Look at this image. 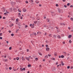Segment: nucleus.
<instances>
[{"label": "nucleus", "mask_w": 73, "mask_h": 73, "mask_svg": "<svg viewBox=\"0 0 73 73\" xmlns=\"http://www.w3.org/2000/svg\"><path fill=\"white\" fill-rule=\"evenodd\" d=\"M30 27H31L32 28H34L35 27L34 26V24H33V25L32 24H30Z\"/></svg>", "instance_id": "nucleus-1"}, {"label": "nucleus", "mask_w": 73, "mask_h": 73, "mask_svg": "<svg viewBox=\"0 0 73 73\" xmlns=\"http://www.w3.org/2000/svg\"><path fill=\"white\" fill-rule=\"evenodd\" d=\"M23 11L24 12H26V11H27V9H25V8H23Z\"/></svg>", "instance_id": "nucleus-2"}, {"label": "nucleus", "mask_w": 73, "mask_h": 73, "mask_svg": "<svg viewBox=\"0 0 73 73\" xmlns=\"http://www.w3.org/2000/svg\"><path fill=\"white\" fill-rule=\"evenodd\" d=\"M2 9L3 12H5V9L4 7H3Z\"/></svg>", "instance_id": "nucleus-3"}, {"label": "nucleus", "mask_w": 73, "mask_h": 73, "mask_svg": "<svg viewBox=\"0 0 73 73\" xmlns=\"http://www.w3.org/2000/svg\"><path fill=\"white\" fill-rule=\"evenodd\" d=\"M13 11L16 12L17 11V9H16V8H14L13 9Z\"/></svg>", "instance_id": "nucleus-4"}, {"label": "nucleus", "mask_w": 73, "mask_h": 73, "mask_svg": "<svg viewBox=\"0 0 73 73\" xmlns=\"http://www.w3.org/2000/svg\"><path fill=\"white\" fill-rule=\"evenodd\" d=\"M37 35H40L41 34V33L40 31H38L37 33Z\"/></svg>", "instance_id": "nucleus-5"}, {"label": "nucleus", "mask_w": 73, "mask_h": 73, "mask_svg": "<svg viewBox=\"0 0 73 73\" xmlns=\"http://www.w3.org/2000/svg\"><path fill=\"white\" fill-rule=\"evenodd\" d=\"M49 49H50V48H46V51H49Z\"/></svg>", "instance_id": "nucleus-6"}, {"label": "nucleus", "mask_w": 73, "mask_h": 73, "mask_svg": "<svg viewBox=\"0 0 73 73\" xmlns=\"http://www.w3.org/2000/svg\"><path fill=\"white\" fill-rule=\"evenodd\" d=\"M40 17H37L36 18V19L37 20H40Z\"/></svg>", "instance_id": "nucleus-7"}, {"label": "nucleus", "mask_w": 73, "mask_h": 73, "mask_svg": "<svg viewBox=\"0 0 73 73\" xmlns=\"http://www.w3.org/2000/svg\"><path fill=\"white\" fill-rule=\"evenodd\" d=\"M45 58L46 59H47L48 58V55H46L45 56Z\"/></svg>", "instance_id": "nucleus-8"}, {"label": "nucleus", "mask_w": 73, "mask_h": 73, "mask_svg": "<svg viewBox=\"0 0 73 73\" xmlns=\"http://www.w3.org/2000/svg\"><path fill=\"white\" fill-rule=\"evenodd\" d=\"M11 5H13V4H15V3L13 2V1H12L11 2Z\"/></svg>", "instance_id": "nucleus-9"}, {"label": "nucleus", "mask_w": 73, "mask_h": 73, "mask_svg": "<svg viewBox=\"0 0 73 73\" xmlns=\"http://www.w3.org/2000/svg\"><path fill=\"white\" fill-rule=\"evenodd\" d=\"M49 36L50 37H52V34H49Z\"/></svg>", "instance_id": "nucleus-10"}, {"label": "nucleus", "mask_w": 73, "mask_h": 73, "mask_svg": "<svg viewBox=\"0 0 73 73\" xmlns=\"http://www.w3.org/2000/svg\"><path fill=\"white\" fill-rule=\"evenodd\" d=\"M61 64L62 66H64V63H63V62L62 61L61 62Z\"/></svg>", "instance_id": "nucleus-11"}, {"label": "nucleus", "mask_w": 73, "mask_h": 73, "mask_svg": "<svg viewBox=\"0 0 73 73\" xmlns=\"http://www.w3.org/2000/svg\"><path fill=\"white\" fill-rule=\"evenodd\" d=\"M46 20H47V21H48L47 22H49V21H50V20H49V19L48 18L47 19H46Z\"/></svg>", "instance_id": "nucleus-12"}, {"label": "nucleus", "mask_w": 73, "mask_h": 73, "mask_svg": "<svg viewBox=\"0 0 73 73\" xmlns=\"http://www.w3.org/2000/svg\"><path fill=\"white\" fill-rule=\"evenodd\" d=\"M53 71H56V68H55V67H54V68L53 69Z\"/></svg>", "instance_id": "nucleus-13"}, {"label": "nucleus", "mask_w": 73, "mask_h": 73, "mask_svg": "<svg viewBox=\"0 0 73 73\" xmlns=\"http://www.w3.org/2000/svg\"><path fill=\"white\" fill-rule=\"evenodd\" d=\"M57 37H58V38H61V36L60 35H58Z\"/></svg>", "instance_id": "nucleus-14"}, {"label": "nucleus", "mask_w": 73, "mask_h": 73, "mask_svg": "<svg viewBox=\"0 0 73 73\" xmlns=\"http://www.w3.org/2000/svg\"><path fill=\"white\" fill-rule=\"evenodd\" d=\"M68 38H71L72 37V35H70L68 36Z\"/></svg>", "instance_id": "nucleus-15"}, {"label": "nucleus", "mask_w": 73, "mask_h": 73, "mask_svg": "<svg viewBox=\"0 0 73 73\" xmlns=\"http://www.w3.org/2000/svg\"><path fill=\"white\" fill-rule=\"evenodd\" d=\"M53 36H54V38H56V37H57V35H53Z\"/></svg>", "instance_id": "nucleus-16"}, {"label": "nucleus", "mask_w": 73, "mask_h": 73, "mask_svg": "<svg viewBox=\"0 0 73 73\" xmlns=\"http://www.w3.org/2000/svg\"><path fill=\"white\" fill-rule=\"evenodd\" d=\"M29 2H30V3H33V0H30Z\"/></svg>", "instance_id": "nucleus-17"}, {"label": "nucleus", "mask_w": 73, "mask_h": 73, "mask_svg": "<svg viewBox=\"0 0 73 73\" xmlns=\"http://www.w3.org/2000/svg\"><path fill=\"white\" fill-rule=\"evenodd\" d=\"M52 15L53 16H55L56 15V14H52Z\"/></svg>", "instance_id": "nucleus-18"}, {"label": "nucleus", "mask_w": 73, "mask_h": 73, "mask_svg": "<svg viewBox=\"0 0 73 73\" xmlns=\"http://www.w3.org/2000/svg\"><path fill=\"white\" fill-rule=\"evenodd\" d=\"M26 59H27V60H28V61H29V58H27L26 57Z\"/></svg>", "instance_id": "nucleus-19"}, {"label": "nucleus", "mask_w": 73, "mask_h": 73, "mask_svg": "<svg viewBox=\"0 0 73 73\" xmlns=\"http://www.w3.org/2000/svg\"><path fill=\"white\" fill-rule=\"evenodd\" d=\"M35 60L36 61H37V60H38V58H35Z\"/></svg>", "instance_id": "nucleus-20"}, {"label": "nucleus", "mask_w": 73, "mask_h": 73, "mask_svg": "<svg viewBox=\"0 0 73 73\" xmlns=\"http://www.w3.org/2000/svg\"><path fill=\"white\" fill-rule=\"evenodd\" d=\"M28 67H31V64H28Z\"/></svg>", "instance_id": "nucleus-21"}, {"label": "nucleus", "mask_w": 73, "mask_h": 73, "mask_svg": "<svg viewBox=\"0 0 73 73\" xmlns=\"http://www.w3.org/2000/svg\"><path fill=\"white\" fill-rule=\"evenodd\" d=\"M35 2L36 3H37V4H38V3H39V1H35Z\"/></svg>", "instance_id": "nucleus-22"}, {"label": "nucleus", "mask_w": 73, "mask_h": 73, "mask_svg": "<svg viewBox=\"0 0 73 73\" xmlns=\"http://www.w3.org/2000/svg\"><path fill=\"white\" fill-rule=\"evenodd\" d=\"M61 58H64V56L63 55H62L61 56Z\"/></svg>", "instance_id": "nucleus-23"}, {"label": "nucleus", "mask_w": 73, "mask_h": 73, "mask_svg": "<svg viewBox=\"0 0 73 73\" xmlns=\"http://www.w3.org/2000/svg\"><path fill=\"white\" fill-rule=\"evenodd\" d=\"M61 25H65V24H63V23H60Z\"/></svg>", "instance_id": "nucleus-24"}, {"label": "nucleus", "mask_w": 73, "mask_h": 73, "mask_svg": "<svg viewBox=\"0 0 73 73\" xmlns=\"http://www.w3.org/2000/svg\"><path fill=\"white\" fill-rule=\"evenodd\" d=\"M58 12L59 13H61V10H60V9H58Z\"/></svg>", "instance_id": "nucleus-25"}, {"label": "nucleus", "mask_w": 73, "mask_h": 73, "mask_svg": "<svg viewBox=\"0 0 73 73\" xmlns=\"http://www.w3.org/2000/svg\"><path fill=\"white\" fill-rule=\"evenodd\" d=\"M22 60H25V58H24L23 57H22Z\"/></svg>", "instance_id": "nucleus-26"}, {"label": "nucleus", "mask_w": 73, "mask_h": 73, "mask_svg": "<svg viewBox=\"0 0 73 73\" xmlns=\"http://www.w3.org/2000/svg\"><path fill=\"white\" fill-rule=\"evenodd\" d=\"M33 34L35 36L37 35V34L36 33H33Z\"/></svg>", "instance_id": "nucleus-27"}, {"label": "nucleus", "mask_w": 73, "mask_h": 73, "mask_svg": "<svg viewBox=\"0 0 73 73\" xmlns=\"http://www.w3.org/2000/svg\"><path fill=\"white\" fill-rule=\"evenodd\" d=\"M39 54L40 56H42V54H41V52H39Z\"/></svg>", "instance_id": "nucleus-28"}, {"label": "nucleus", "mask_w": 73, "mask_h": 73, "mask_svg": "<svg viewBox=\"0 0 73 73\" xmlns=\"http://www.w3.org/2000/svg\"><path fill=\"white\" fill-rule=\"evenodd\" d=\"M20 70H21V71H23V68H20Z\"/></svg>", "instance_id": "nucleus-29"}, {"label": "nucleus", "mask_w": 73, "mask_h": 73, "mask_svg": "<svg viewBox=\"0 0 73 73\" xmlns=\"http://www.w3.org/2000/svg\"><path fill=\"white\" fill-rule=\"evenodd\" d=\"M34 23L35 24H36L37 23V21H35Z\"/></svg>", "instance_id": "nucleus-30"}, {"label": "nucleus", "mask_w": 73, "mask_h": 73, "mask_svg": "<svg viewBox=\"0 0 73 73\" xmlns=\"http://www.w3.org/2000/svg\"><path fill=\"white\" fill-rule=\"evenodd\" d=\"M16 59L17 60H19V58L18 57H17L16 58Z\"/></svg>", "instance_id": "nucleus-31"}, {"label": "nucleus", "mask_w": 73, "mask_h": 73, "mask_svg": "<svg viewBox=\"0 0 73 73\" xmlns=\"http://www.w3.org/2000/svg\"><path fill=\"white\" fill-rule=\"evenodd\" d=\"M46 48H48V47H49V46H48V44H46Z\"/></svg>", "instance_id": "nucleus-32"}, {"label": "nucleus", "mask_w": 73, "mask_h": 73, "mask_svg": "<svg viewBox=\"0 0 73 73\" xmlns=\"http://www.w3.org/2000/svg\"><path fill=\"white\" fill-rule=\"evenodd\" d=\"M9 50H11L12 49V47H10L9 48Z\"/></svg>", "instance_id": "nucleus-33"}, {"label": "nucleus", "mask_w": 73, "mask_h": 73, "mask_svg": "<svg viewBox=\"0 0 73 73\" xmlns=\"http://www.w3.org/2000/svg\"><path fill=\"white\" fill-rule=\"evenodd\" d=\"M51 13H52V15L55 14V13H54V12H51Z\"/></svg>", "instance_id": "nucleus-34"}, {"label": "nucleus", "mask_w": 73, "mask_h": 73, "mask_svg": "<svg viewBox=\"0 0 73 73\" xmlns=\"http://www.w3.org/2000/svg\"><path fill=\"white\" fill-rule=\"evenodd\" d=\"M16 21L17 22H18V21H19V19L18 18L17 19H16Z\"/></svg>", "instance_id": "nucleus-35"}, {"label": "nucleus", "mask_w": 73, "mask_h": 73, "mask_svg": "<svg viewBox=\"0 0 73 73\" xmlns=\"http://www.w3.org/2000/svg\"><path fill=\"white\" fill-rule=\"evenodd\" d=\"M70 5V3H68L67 4V6H69Z\"/></svg>", "instance_id": "nucleus-36"}, {"label": "nucleus", "mask_w": 73, "mask_h": 73, "mask_svg": "<svg viewBox=\"0 0 73 73\" xmlns=\"http://www.w3.org/2000/svg\"><path fill=\"white\" fill-rule=\"evenodd\" d=\"M70 20H72V21H73V18H71Z\"/></svg>", "instance_id": "nucleus-37"}, {"label": "nucleus", "mask_w": 73, "mask_h": 73, "mask_svg": "<svg viewBox=\"0 0 73 73\" xmlns=\"http://www.w3.org/2000/svg\"><path fill=\"white\" fill-rule=\"evenodd\" d=\"M11 36H14V34H11Z\"/></svg>", "instance_id": "nucleus-38"}, {"label": "nucleus", "mask_w": 73, "mask_h": 73, "mask_svg": "<svg viewBox=\"0 0 73 73\" xmlns=\"http://www.w3.org/2000/svg\"><path fill=\"white\" fill-rule=\"evenodd\" d=\"M18 15L19 16H21V14L20 13H19Z\"/></svg>", "instance_id": "nucleus-39"}, {"label": "nucleus", "mask_w": 73, "mask_h": 73, "mask_svg": "<svg viewBox=\"0 0 73 73\" xmlns=\"http://www.w3.org/2000/svg\"><path fill=\"white\" fill-rule=\"evenodd\" d=\"M19 29L17 30L16 31V33H17V32H18V31H19Z\"/></svg>", "instance_id": "nucleus-40"}, {"label": "nucleus", "mask_w": 73, "mask_h": 73, "mask_svg": "<svg viewBox=\"0 0 73 73\" xmlns=\"http://www.w3.org/2000/svg\"><path fill=\"white\" fill-rule=\"evenodd\" d=\"M67 69H69L70 68V66H67Z\"/></svg>", "instance_id": "nucleus-41"}, {"label": "nucleus", "mask_w": 73, "mask_h": 73, "mask_svg": "<svg viewBox=\"0 0 73 73\" xmlns=\"http://www.w3.org/2000/svg\"><path fill=\"white\" fill-rule=\"evenodd\" d=\"M2 35H3L2 33H0V36H2Z\"/></svg>", "instance_id": "nucleus-42"}, {"label": "nucleus", "mask_w": 73, "mask_h": 73, "mask_svg": "<svg viewBox=\"0 0 73 73\" xmlns=\"http://www.w3.org/2000/svg\"><path fill=\"white\" fill-rule=\"evenodd\" d=\"M64 7L65 8H66V7H67V5H64Z\"/></svg>", "instance_id": "nucleus-43"}, {"label": "nucleus", "mask_w": 73, "mask_h": 73, "mask_svg": "<svg viewBox=\"0 0 73 73\" xmlns=\"http://www.w3.org/2000/svg\"><path fill=\"white\" fill-rule=\"evenodd\" d=\"M19 50H22V49H21V48H19Z\"/></svg>", "instance_id": "nucleus-44"}, {"label": "nucleus", "mask_w": 73, "mask_h": 73, "mask_svg": "<svg viewBox=\"0 0 73 73\" xmlns=\"http://www.w3.org/2000/svg\"><path fill=\"white\" fill-rule=\"evenodd\" d=\"M25 3H27V4H28V1H26Z\"/></svg>", "instance_id": "nucleus-45"}, {"label": "nucleus", "mask_w": 73, "mask_h": 73, "mask_svg": "<svg viewBox=\"0 0 73 73\" xmlns=\"http://www.w3.org/2000/svg\"><path fill=\"white\" fill-rule=\"evenodd\" d=\"M56 7H58V4H56Z\"/></svg>", "instance_id": "nucleus-46"}, {"label": "nucleus", "mask_w": 73, "mask_h": 73, "mask_svg": "<svg viewBox=\"0 0 73 73\" xmlns=\"http://www.w3.org/2000/svg\"><path fill=\"white\" fill-rule=\"evenodd\" d=\"M18 11H19V12H21V11H20V10H19V9H18Z\"/></svg>", "instance_id": "nucleus-47"}, {"label": "nucleus", "mask_w": 73, "mask_h": 73, "mask_svg": "<svg viewBox=\"0 0 73 73\" xmlns=\"http://www.w3.org/2000/svg\"><path fill=\"white\" fill-rule=\"evenodd\" d=\"M9 69L10 70H11V69H12V67H10L9 68Z\"/></svg>", "instance_id": "nucleus-48"}, {"label": "nucleus", "mask_w": 73, "mask_h": 73, "mask_svg": "<svg viewBox=\"0 0 73 73\" xmlns=\"http://www.w3.org/2000/svg\"><path fill=\"white\" fill-rule=\"evenodd\" d=\"M70 8H73V6L72 5H71L70 6Z\"/></svg>", "instance_id": "nucleus-49"}, {"label": "nucleus", "mask_w": 73, "mask_h": 73, "mask_svg": "<svg viewBox=\"0 0 73 73\" xmlns=\"http://www.w3.org/2000/svg\"><path fill=\"white\" fill-rule=\"evenodd\" d=\"M69 43H72V41H71V40H70L69 41Z\"/></svg>", "instance_id": "nucleus-50"}, {"label": "nucleus", "mask_w": 73, "mask_h": 73, "mask_svg": "<svg viewBox=\"0 0 73 73\" xmlns=\"http://www.w3.org/2000/svg\"><path fill=\"white\" fill-rule=\"evenodd\" d=\"M23 70L25 71V68H23Z\"/></svg>", "instance_id": "nucleus-51"}, {"label": "nucleus", "mask_w": 73, "mask_h": 73, "mask_svg": "<svg viewBox=\"0 0 73 73\" xmlns=\"http://www.w3.org/2000/svg\"><path fill=\"white\" fill-rule=\"evenodd\" d=\"M63 53H64V54H66V53L65 52H64Z\"/></svg>", "instance_id": "nucleus-52"}, {"label": "nucleus", "mask_w": 73, "mask_h": 73, "mask_svg": "<svg viewBox=\"0 0 73 73\" xmlns=\"http://www.w3.org/2000/svg\"><path fill=\"white\" fill-rule=\"evenodd\" d=\"M0 39H1V40H2L3 39V38L1 37H0Z\"/></svg>", "instance_id": "nucleus-53"}, {"label": "nucleus", "mask_w": 73, "mask_h": 73, "mask_svg": "<svg viewBox=\"0 0 73 73\" xmlns=\"http://www.w3.org/2000/svg\"><path fill=\"white\" fill-rule=\"evenodd\" d=\"M58 64V62H56V64L57 65V64Z\"/></svg>", "instance_id": "nucleus-54"}, {"label": "nucleus", "mask_w": 73, "mask_h": 73, "mask_svg": "<svg viewBox=\"0 0 73 73\" xmlns=\"http://www.w3.org/2000/svg\"><path fill=\"white\" fill-rule=\"evenodd\" d=\"M13 24H11V26L10 25V27H12V26H13Z\"/></svg>", "instance_id": "nucleus-55"}, {"label": "nucleus", "mask_w": 73, "mask_h": 73, "mask_svg": "<svg viewBox=\"0 0 73 73\" xmlns=\"http://www.w3.org/2000/svg\"><path fill=\"white\" fill-rule=\"evenodd\" d=\"M6 12L7 13H9L8 11H7V10H6Z\"/></svg>", "instance_id": "nucleus-56"}, {"label": "nucleus", "mask_w": 73, "mask_h": 73, "mask_svg": "<svg viewBox=\"0 0 73 73\" xmlns=\"http://www.w3.org/2000/svg\"><path fill=\"white\" fill-rule=\"evenodd\" d=\"M3 19H5V17H3Z\"/></svg>", "instance_id": "nucleus-57"}, {"label": "nucleus", "mask_w": 73, "mask_h": 73, "mask_svg": "<svg viewBox=\"0 0 73 73\" xmlns=\"http://www.w3.org/2000/svg\"><path fill=\"white\" fill-rule=\"evenodd\" d=\"M54 56H57V54H56V53H54Z\"/></svg>", "instance_id": "nucleus-58"}, {"label": "nucleus", "mask_w": 73, "mask_h": 73, "mask_svg": "<svg viewBox=\"0 0 73 73\" xmlns=\"http://www.w3.org/2000/svg\"><path fill=\"white\" fill-rule=\"evenodd\" d=\"M8 61V59H6V60H5V62H6Z\"/></svg>", "instance_id": "nucleus-59"}, {"label": "nucleus", "mask_w": 73, "mask_h": 73, "mask_svg": "<svg viewBox=\"0 0 73 73\" xmlns=\"http://www.w3.org/2000/svg\"><path fill=\"white\" fill-rule=\"evenodd\" d=\"M5 69H6V70H8V68H5Z\"/></svg>", "instance_id": "nucleus-60"}, {"label": "nucleus", "mask_w": 73, "mask_h": 73, "mask_svg": "<svg viewBox=\"0 0 73 73\" xmlns=\"http://www.w3.org/2000/svg\"><path fill=\"white\" fill-rule=\"evenodd\" d=\"M27 52H29V49H27Z\"/></svg>", "instance_id": "nucleus-61"}, {"label": "nucleus", "mask_w": 73, "mask_h": 73, "mask_svg": "<svg viewBox=\"0 0 73 73\" xmlns=\"http://www.w3.org/2000/svg\"><path fill=\"white\" fill-rule=\"evenodd\" d=\"M46 43H48V40H46Z\"/></svg>", "instance_id": "nucleus-62"}, {"label": "nucleus", "mask_w": 73, "mask_h": 73, "mask_svg": "<svg viewBox=\"0 0 73 73\" xmlns=\"http://www.w3.org/2000/svg\"><path fill=\"white\" fill-rule=\"evenodd\" d=\"M52 60H55V58H52Z\"/></svg>", "instance_id": "nucleus-63"}, {"label": "nucleus", "mask_w": 73, "mask_h": 73, "mask_svg": "<svg viewBox=\"0 0 73 73\" xmlns=\"http://www.w3.org/2000/svg\"><path fill=\"white\" fill-rule=\"evenodd\" d=\"M70 68H71V69H73V66H71Z\"/></svg>", "instance_id": "nucleus-64"}]
</instances>
